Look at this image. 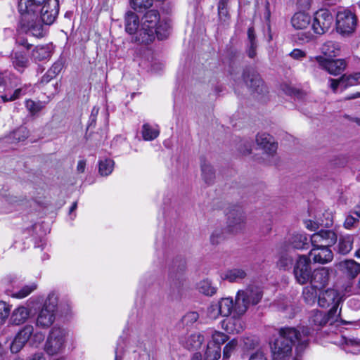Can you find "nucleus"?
<instances>
[{
    "label": "nucleus",
    "mask_w": 360,
    "mask_h": 360,
    "mask_svg": "<svg viewBox=\"0 0 360 360\" xmlns=\"http://www.w3.org/2000/svg\"><path fill=\"white\" fill-rule=\"evenodd\" d=\"M20 28L27 34L41 38L45 25H52L59 13V0H18Z\"/></svg>",
    "instance_id": "f257e3e1"
},
{
    "label": "nucleus",
    "mask_w": 360,
    "mask_h": 360,
    "mask_svg": "<svg viewBox=\"0 0 360 360\" xmlns=\"http://www.w3.org/2000/svg\"><path fill=\"white\" fill-rule=\"evenodd\" d=\"M309 334L310 329L307 327H302L301 331L292 327L280 328L279 336L272 347L274 358L283 360L290 357L295 345L297 352H303L308 345Z\"/></svg>",
    "instance_id": "f03ea898"
},
{
    "label": "nucleus",
    "mask_w": 360,
    "mask_h": 360,
    "mask_svg": "<svg viewBox=\"0 0 360 360\" xmlns=\"http://www.w3.org/2000/svg\"><path fill=\"white\" fill-rule=\"evenodd\" d=\"M169 23L160 19L158 11L152 9L143 15L141 27L136 37V42L141 44H149L155 37L160 40L165 39L169 35Z\"/></svg>",
    "instance_id": "7ed1b4c3"
},
{
    "label": "nucleus",
    "mask_w": 360,
    "mask_h": 360,
    "mask_svg": "<svg viewBox=\"0 0 360 360\" xmlns=\"http://www.w3.org/2000/svg\"><path fill=\"white\" fill-rule=\"evenodd\" d=\"M263 297L262 288L250 285L238 291L235 298V310L238 315H243L250 305L257 304Z\"/></svg>",
    "instance_id": "20e7f679"
},
{
    "label": "nucleus",
    "mask_w": 360,
    "mask_h": 360,
    "mask_svg": "<svg viewBox=\"0 0 360 360\" xmlns=\"http://www.w3.org/2000/svg\"><path fill=\"white\" fill-rule=\"evenodd\" d=\"M58 298L55 295H49L45 303L39 311L36 325L39 328H48L55 321L56 312L57 311Z\"/></svg>",
    "instance_id": "39448f33"
},
{
    "label": "nucleus",
    "mask_w": 360,
    "mask_h": 360,
    "mask_svg": "<svg viewBox=\"0 0 360 360\" xmlns=\"http://www.w3.org/2000/svg\"><path fill=\"white\" fill-rule=\"evenodd\" d=\"M65 332L59 327H53L49 332L44 345V350L49 355L59 353L64 347Z\"/></svg>",
    "instance_id": "423d86ee"
},
{
    "label": "nucleus",
    "mask_w": 360,
    "mask_h": 360,
    "mask_svg": "<svg viewBox=\"0 0 360 360\" xmlns=\"http://www.w3.org/2000/svg\"><path fill=\"white\" fill-rule=\"evenodd\" d=\"M314 60L317 62L321 69L334 76L340 75L345 71L347 66V63L345 59H333L322 56H318L314 58H310V61Z\"/></svg>",
    "instance_id": "0eeeda50"
},
{
    "label": "nucleus",
    "mask_w": 360,
    "mask_h": 360,
    "mask_svg": "<svg viewBox=\"0 0 360 360\" xmlns=\"http://www.w3.org/2000/svg\"><path fill=\"white\" fill-rule=\"evenodd\" d=\"M293 274L299 284L307 283L312 274L310 258L307 255H300L294 265Z\"/></svg>",
    "instance_id": "6e6552de"
},
{
    "label": "nucleus",
    "mask_w": 360,
    "mask_h": 360,
    "mask_svg": "<svg viewBox=\"0 0 360 360\" xmlns=\"http://www.w3.org/2000/svg\"><path fill=\"white\" fill-rule=\"evenodd\" d=\"M243 79L247 86L252 93L262 95L267 91L266 86L263 80L253 68H246L244 69Z\"/></svg>",
    "instance_id": "1a4fd4ad"
},
{
    "label": "nucleus",
    "mask_w": 360,
    "mask_h": 360,
    "mask_svg": "<svg viewBox=\"0 0 360 360\" xmlns=\"http://www.w3.org/2000/svg\"><path fill=\"white\" fill-rule=\"evenodd\" d=\"M337 29L343 34L352 33L357 25V18L355 14L349 10L339 11L337 14Z\"/></svg>",
    "instance_id": "9d476101"
},
{
    "label": "nucleus",
    "mask_w": 360,
    "mask_h": 360,
    "mask_svg": "<svg viewBox=\"0 0 360 360\" xmlns=\"http://www.w3.org/2000/svg\"><path fill=\"white\" fill-rule=\"evenodd\" d=\"M310 240L313 247L330 248L336 243L338 235L333 230L321 229L311 236Z\"/></svg>",
    "instance_id": "9b49d317"
},
{
    "label": "nucleus",
    "mask_w": 360,
    "mask_h": 360,
    "mask_svg": "<svg viewBox=\"0 0 360 360\" xmlns=\"http://www.w3.org/2000/svg\"><path fill=\"white\" fill-rule=\"evenodd\" d=\"M333 22V17L329 11L321 9L315 13L312 28L315 33L323 34L326 32Z\"/></svg>",
    "instance_id": "f8f14e48"
},
{
    "label": "nucleus",
    "mask_w": 360,
    "mask_h": 360,
    "mask_svg": "<svg viewBox=\"0 0 360 360\" xmlns=\"http://www.w3.org/2000/svg\"><path fill=\"white\" fill-rule=\"evenodd\" d=\"M256 143L258 148L263 150L265 155L274 159L278 146L271 135L266 133L258 134L256 137ZM269 162L275 163L274 160H271Z\"/></svg>",
    "instance_id": "ddd939ff"
},
{
    "label": "nucleus",
    "mask_w": 360,
    "mask_h": 360,
    "mask_svg": "<svg viewBox=\"0 0 360 360\" xmlns=\"http://www.w3.org/2000/svg\"><path fill=\"white\" fill-rule=\"evenodd\" d=\"M245 227V215L240 210H233L229 213L227 230L231 233H238Z\"/></svg>",
    "instance_id": "4468645a"
},
{
    "label": "nucleus",
    "mask_w": 360,
    "mask_h": 360,
    "mask_svg": "<svg viewBox=\"0 0 360 360\" xmlns=\"http://www.w3.org/2000/svg\"><path fill=\"white\" fill-rule=\"evenodd\" d=\"M34 327L32 325L25 326L15 335L11 345V351L12 353L20 352L25 345L31 340L33 334Z\"/></svg>",
    "instance_id": "2eb2a0df"
},
{
    "label": "nucleus",
    "mask_w": 360,
    "mask_h": 360,
    "mask_svg": "<svg viewBox=\"0 0 360 360\" xmlns=\"http://www.w3.org/2000/svg\"><path fill=\"white\" fill-rule=\"evenodd\" d=\"M339 318V314H337V307L330 308V310L326 313L321 311H313L311 316V321L316 326H325L328 323L330 324L337 321Z\"/></svg>",
    "instance_id": "dca6fc26"
},
{
    "label": "nucleus",
    "mask_w": 360,
    "mask_h": 360,
    "mask_svg": "<svg viewBox=\"0 0 360 360\" xmlns=\"http://www.w3.org/2000/svg\"><path fill=\"white\" fill-rule=\"evenodd\" d=\"M317 302L321 307L325 308L332 306L331 308L335 307L338 309L340 297L337 290L330 288L319 294Z\"/></svg>",
    "instance_id": "f3484780"
},
{
    "label": "nucleus",
    "mask_w": 360,
    "mask_h": 360,
    "mask_svg": "<svg viewBox=\"0 0 360 360\" xmlns=\"http://www.w3.org/2000/svg\"><path fill=\"white\" fill-rule=\"evenodd\" d=\"M330 279V271L328 269L322 267L315 269L311 276L310 284L314 288L322 289L325 288Z\"/></svg>",
    "instance_id": "a211bd4d"
},
{
    "label": "nucleus",
    "mask_w": 360,
    "mask_h": 360,
    "mask_svg": "<svg viewBox=\"0 0 360 360\" xmlns=\"http://www.w3.org/2000/svg\"><path fill=\"white\" fill-rule=\"evenodd\" d=\"M309 256L314 263L327 264L333 259V253L330 248L326 247H313Z\"/></svg>",
    "instance_id": "6ab92c4d"
},
{
    "label": "nucleus",
    "mask_w": 360,
    "mask_h": 360,
    "mask_svg": "<svg viewBox=\"0 0 360 360\" xmlns=\"http://www.w3.org/2000/svg\"><path fill=\"white\" fill-rule=\"evenodd\" d=\"M124 25L126 32L133 35L132 40L136 42V37L141 27L139 16L133 11H127L124 16Z\"/></svg>",
    "instance_id": "aec40b11"
},
{
    "label": "nucleus",
    "mask_w": 360,
    "mask_h": 360,
    "mask_svg": "<svg viewBox=\"0 0 360 360\" xmlns=\"http://www.w3.org/2000/svg\"><path fill=\"white\" fill-rule=\"evenodd\" d=\"M10 59L13 67L19 72H23L30 64L27 55L20 51H13Z\"/></svg>",
    "instance_id": "412c9836"
},
{
    "label": "nucleus",
    "mask_w": 360,
    "mask_h": 360,
    "mask_svg": "<svg viewBox=\"0 0 360 360\" xmlns=\"http://www.w3.org/2000/svg\"><path fill=\"white\" fill-rule=\"evenodd\" d=\"M227 318L221 322L222 328L229 333H239L243 330V325L241 319L236 314Z\"/></svg>",
    "instance_id": "4be33fe9"
},
{
    "label": "nucleus",
    "mask_w": 360,
    "mask_h": 360,
    "mask_svg": "<svg viewBox=\"0 0 360 360\" xmlns=\"http://www.w3.org/2000/svg\"><path fill=\"white\" fill-rule=\"evenodd\" d=\"M201 177L207 185H212L215 180V170L204 158H200Z\"/></svg>",
    "instance_id": "5701e85b"
},
{
    "label": "nucleus",
    "mask_w": 360,
    "mask_h": 360,
    "mask_svg": "<svg viewBox=\"0 0 360 360\" xmlns=\"http://www.w3.org/2000/svg\"><path fill=\"white\" fill-rule=\"evenodd\" d=\"M340 268L342 273L350 278H354L360 273V264L353 259L341 262Z\"/></svg>",
    "instance_id": "b1692460"
},
{
    "label": "nucleus",
    "mask_w": 360,
    "mask_h": 360,
    "mask_svg": "<svg viewBox=\"0 0 360 360\" xmlns=\"http://www.w3.org/2000/svg\"><path fill=\"white\" fill-rule=\"evenodd\" d=\"M311 23V17L304 12L295 13L291 18L292 26L295 30L308 28Z\"/></svg>",
    "instance_id": "393cba45"
},
{
    "label": "nucleus",
    "mask_w": 360,
    "mask_h": 360,
    "mask_svg": "<svg viewBox=\"0 0 360 360\" xmlns=\"http://www.w3.org/2000/svg\"><path fill=\"white\" fill-rule=\"evenodd\" d=\"M354 238L351 235L343 236L339 238L335 250L340 255H347L352 249Z\"/></svg>",
    "instance_id": "a878e982"
},
{
    "label": "nucleus",
    "mask_w": 360,
    "mask_h": 360,
    "mask_svg": "<svg viewBox=\"0 0 360 360\" xmlns=\"http://www.w3.org/2000/svg\"><path fill=\"white\" fill-rule=\"evenodd\" d=\"M51 56V50L49 45L37 46L31 53V57L35 62L49 60Z\"/></svg>",
    "instance_id": "bb28decb"
},
{
    "label": "nucleus",
    "mask_w": 360,
    "mask_h": 360,
    "mask_svg": "<svg viewBox=\"0 0 360 360\" xmlns=\"http://www.w3.org/2000/svg\"><path fill=\"white\" fill-rule=\"evenodd\" d=\"M246 276V271L241 268H233L231 269H228L221 274V278L224 280H227L231 283L238 282L244 279Z\"/></svg>",
    "instance_id": "cd10ccee"
},
{
    "label": "nucleus",
    "mask_w": 360,
    "mask_h": 360,
    "mask_svg": "<svg viewBox=\"0 0 360 360\" xmlns=\"http://www.w3.org/2000/svg\"><path fill=\"white\" fill-rule=\"evenodd\" d=\"M218 304L221 311V315L222 316H229V315H231L232 312L233 313V314H236L238 316H241L238 315V313L236 311L235 302L233 303L232 298H221L219 301H218Z\"/></svg>",
    "instance_id": "c85d7f7f"
},
{
    "label": "nucleus",
    "mask_w": 360,
    "mask_h": 360,
    "mask_svg": "<svg viewBox=\"0 0 360 360\" xmlns=\"http://www.w3.org/2000/svg\"><path fill=\"white\" fill-rule=\"evenodd\" d=\"M289 243L293 248L297 250L307 249L309 246L307 236L302 233L292 234L289 239Z\"/></svg>",
    "instance_id": "c756f323"
},
{
    "label": "nucleus",
    "mask_w": 360,
    "mask_h": 360,
    "mask_svg": "<svg viewBox=\"0 0 360 360\" xmlns=\"http://www.w3.org/2000/svg\"><path fill=\"white\" fill-rule=\"evenodd\" d=\"M321 51L324 56L329 58L335 57L340 53V46L336 41H328L322 45Z\"/></svg>",
    "instance_id": "7c9ffc66"
},
{
    "label": "nucleus",
    "mask_w": 360,
    "mask_h": 360,
    "mask_svg": "<svg viewBox=\"0 0 360 360\" xmlns=\"http://www.w3.org/2000/svg\"><path fill=\"white\" fill-rule=\"evenodd\" d=\"M29 316V311L25 307L15 309L11 316L12 322L15 325L24 323Z\"/></svg>",
    "instance_id": "2f4dec72"
},
{
    "label": "nucleus",
    "mask_w": 360,
    "mask_h": 360,
    "mask_svg": "<svg viewBox=\"0 0 360 360\" xmlns=\"http://www.w3.org/2000/svg\"><path fill=\"white\" fill-rule=\"evenodd\" d=\"M342 87L346 89L348 87L360 84V72L352 75L344 74L340 77Z\"/></svg>",
    "instance_id": "473e14b6"
},
{
    "label": "nucleus",
    "mask_w": 360,
    "mask_h": 360,
    "mask_svg": "<svg viewBox=\"0 0 360 360\" xmlns=\"http://www.w3.org/2000/svg\"><path fill=\"white\" fill-rule=\"evenodd\" d=\"M46 106V103L43 101H34L32 99L25 101V107L32 116L39 114Z\"/></svg>",
    "instance_id": "72a5a7b5"
},
{
    "label": "nucleus",
    "mask_w": 360,
    "mask_h": 360,
    "mask_svg": "<svg viewBox=\"0 0 360 360\" xmlns=\"http://www.w3.org/2000/svg\"><path fill=\"white\" fill-rule=\"evenodd\" d=\"M220 356L221 347L208 343L203 360H217Z\"/></svg>",
    "instance_id": "f704fd0d"
},
{
    "label": "nucleus",
    "mask_w": 360,
    "mask_h": 360,
    "mask_svg": "<svg viewBox=\"0 0 360 360\" xmlns=\"http://www.w3.org/2000/svg\"><path fill=\"white\" fill-rule=\"evenodd\" d=\"M302 297L306 304H314L317 299V289L311 285L304 288Z\"/></svg>",
    "instance_id": "c9c22d12"
},
{
    "label": "nucleus",
    "mask_w": 360,
    "mask_h": 360,
    "mask_svg": "<svg viewBox=\"0 0 360 360\" xmlns=\"http://www.w3.org/2000/svg\"><path fill=\"white\" fill-rule=\"evenodd\" d=\"M198 289L200 292L207 296H212L217 292V288L213 286L209 280H203L199 282Z\"/></svg>",
    "instance_id": "e433bc0d"
},
{
    "label": "nucleus",
    "mask_w": 360,
    "mask_h": 360,
    "mask_svg": "<svg viewBox=\"0 0 360 360\" xmlns=\"http://www.w3.org/2000/svg\"><path fill=\"white\" fill-rule=\"evenodd\" d=\"M158 129L153 128L149 124L146 123L142 127V136L145 141H152L159 136Z\"/></svg>",
    "instance_id": "4c0bfd02"
},
{
    "label": "nucleus",
    "mask_w": 360,
    "mask_h": 360,
    "mask_svg": "<svg viewBox=\"0 0 360 360\" xmlns=\"http://www.w3.org/2000/svg\"><path fill=\"white\" fill-rule=\"evenodd\" d=\"M293 259L288 253H283L280 255L276 265L281 270H289L292 266Z\"/></svg>",
    "instance_id": "58836bf2"
},
{
    "label": "nucleus",
    "mask_w": 360,
    "mask_h": 360,
    "mask_svg": "<svg viewBox=\"0 0 360 360\" xmlns=\"http://www.w3.org/2000/svg\"><path fill=\"white\" fill-rule=\"evenodd\" d=\"M27 89L28 87L27 86H22L15 89L13 94H6L1 96V98L4 102L15 101L20 96L25 95L27 94Z\"/></svg>",
    "instance_id": "ea45409f"
},
{
    "label": "nucleus",
    "mask_w": 360,
    "mask_h": 360,
    "mask_svg": "<svg viewBox=\"0 0 360 360\" xmlns=\"http://www.w3.org/2000/svg\"><path fill=\"white\" fill-rule=\"evenodd\" d=\"M114 161L110 159H105L99 162L98 171L102 176H108L112 172Z\"/></svg>",
    "instance_id": "a19ab883"
},
{
    "label": "nucleus",
    "mask_w": 360,
    "mask_h": 360,
    "mask_svg": "<svg viewBox=\"0 0 360 360\" xmlns=\"http://www.w3.org/2000/svg\"><path fill=\"white\" fill-rule=\"evenodd\" d=\"M153 0H130V6L135 11L149 8L153 6Z\"/></svg>",
    "instance_id": "79ce46f5"
},
{
    "label": "nucleus",
    "mask_w": 360,
    "mask_h": 360,
    "mask_svg": "<svg viewBox=\"0 0 360 360\" xmlns=\"http://www.w3.org/2000/svg\"><path fill=\"white\" fill-rule=\"evenodd\" d=\"M185 262H181L179 265H173L169 271V276L173 279H179L185 271Z\"/></svg>",
    "instance_id": "37998d69"
},
{
    "label": "nucleus",
    "mask_w": 360,
    "mask_h": 360,
    "mask_svg": "<svg viewBox=\"0 0 360 360\" xmlns=\"http://www.w3.org/2000/svg\"><path fill=\"white\" fill-rule=\"evenodd\" d=\"M199 319V314L196 311H189L181 319L182 323L186 326L193 325Z\"/></svg>",
    "instance_id": "c03bdc74"
},
{
    "label": "nucleus",
    "mask_w": 360,
    "mask_h": 360,
    "mask_svg": "<svg viewBox=\"0 0 360 360\" xmlns=\"http://www.w3.org/2000/svg\"><path fill=\"white\" fill-rule=\"evenodd\" d=\"M13 136L15 141H24L29 136V131L25 127H20L13 131Z\"/></svg>",
    "instance_id": "a18cd8bd"
},
{
    "label": "nucleus",
    "mask_w": 360,
    "mask_h": 360,
    "mask_svg": "<svg viewBox=\"0 0 360 360\" xmlns=\"http://www.w3.org/2000/svg\"><path fill=\"white\" fill-rule=\"evenodd\" d=\"M212 341L210 342V344H214L221 347L222 344H224L227 340L228 337L226 335L221 332L214 331L212 333Z\"/></svg>",
    "instance_id": "49530a36"
},
{
    "label": "nucleus",
    "mask_w": 360,
    "mask_h": 360,
    "mask_svg": "<svg viewBox=\"0 0 360 360\" xmlns=\"http://www.w3.org/2000/svg\"><path fill=\"white\" fill-rule=\"evenodd\" d=\"M238 345V340L233 339L229 342L224 348L223 359H228L231 355V353L235 350Z\"/></svg>",
    "instance_id": "de8ad7c7"
},
{
    "label": "nucleus",
    "mask_w": 360,
    "mask_h": 360,
    "mask_svg": "<svg viewBox=\"0 0 360 360\" xmlns=\"http://www.w3.org/2000/svg\"><path fill=\"white\" fill-rule=\"evenodd\" d=\"M207 315L211 319H216L221 315V311L217 302H212L207 309Z\"/></svg>",
    "instance_id": "09e8293b"
},
{
    "label": "nucleus",
    "mask_w": 360,
    "mask_h": 360,
    "mask_svg": "<svg viewBox=\"0 0 360 360\" xmlns=\"http://www.w3.org/2000/svg\"><path fill=\"white\" fill-rule=\"evenodd\" d=\"M37 288L35 284L25 285L19 291L14 293L13 296L17 298H24L30 295Z\"/></svg>",
    "instance_id": "8fccbe9b"
},
{
    "label": "nucleus",
    "mask_w": 360,
    "mask_h": 360,
    "mask_svg": "<svg viewBox=\"0 0 360 360\" xmlns=\"http://www.w3.org/2000/svg\"><path fill=\"white\" fill-rule=\"evenodd\" d=\"M9 306L3 301L0 302V324H3L10 314Z\"/></svg>",
    "instance_id": "3c124183"
},
{
    "label": "nucleus",
    "mask_w": 360,
    "mask_h": 360,
    "mask_svg": "<svg viewBox=\"0 0 360 360\" xmlns=\"http://www.w3.org/2000/svg\"><path fill=\"white\" fill-rule=\"evenodd\" d=\"M14 75L9 71L0 72V86L10 85L11 80Z\"/></svg>",
    "instance_id": "603ef678"
},
{
    "label": "nucleus",
    "mask_w": 360,
    "mask_h": 360,
    "mask_svg": "<svg viewBox=\"0 0 360 360\" xmlns=\"http://www.w3.org/2000/svg\"><path fill=\"white\" fill-rule=\"evenodd\" d=\"M229 0H219L218 4V13L219 18L222 19L223 18H227L229 15V12L227 10V4Z\"/></svg>",
    "instance_id": "864d4df0"
},
{
    "label": "nucleus",
    "mask_w": 360,
    "mask_h": 360,
    "mask_svg": "<svg viewBox=\"0 0 360 360\" xmlns=\"http://www.w3.org/2000/svg\"><path fill=\"white\" fill-rule=\"evenodd\" d=\"M224 233L221 230L216 229L210 236V241L212 244H218L221 240H224Z\"/></svg>",
    "instance_id": "5fc2aeb1"
},
{
    "label": "nucleus",
    "mask_w": 360,
    "mask_h": 360,
    "mask_svg": "<svg viewBox=\"0 0 360 360\" xmlns=\"http://www.w3.org/2000/svg\"><path fill=\"white\" fill-rule=\"evenodd\" d=\"M15 44L18 46L24 47L27 50H29L32 46V44L28 41L27 39L21 34L18 35L16 37Z\"/></svg>",
    "instance_id": "6e6d98bb"
},
{
    "label": "nucleus",
    "mask_w": 360,
    "mask_h": 360,
    "mask_svg": "<svg viewBox=\"0 0 360 360\" xmlns=\"http://www.w3.org/2000/svg\"><path fill=\"white\" fill-rule=\"evenodd\" d=\"M203 338L201 335L193 334L191 335L188 339V341L193 342V344L191 343L193 348H198L202 342Z\"/></svg>",
    "instance_id": "4d7b16f0"
},
{
    "label": "nucleus",
    "mask_w": 360,
    "mask_h": 360,
    "mask_svg": "<svg viewBox=\"0 0 360 360\" xmlns=\"http://www.w3.org/2000/svg\"><path fill=\"white\" fill-rule=\"evenodd\" d=\"M257 43H248L246 52L249 58H254L257 56Z\"/></svg>",
    "instance_id": "13d9d810"
},
{
    "label": "nucleus",
    "mask_w": 360,
    "mask_h": 360,
    "mask_svg": "<svg viewBox=\"0 0 360 360\" xmlns=\"http://www.w3.org/2000/svg\"><path fill=\"white\" fill-rule=\"evenodd\" d=\"M44 340V335L41 332L33 333L31 338L32 345L37 346Z\"/></svg>",
    "instance_id": "bf43d9fd"
},
{
    "label": "nucleus",
    "mask_w": 360,
    "mask_h": 360,
    "mask_svg": "<svg viewBox=\"0 0 360 360\" xmlns=\"http://www.w3.org/2000/svg\"><path fill=\"white\" fill-rule=\"evenodd\" d=\"M63 68L62 63L60 62L55 63L48 70L49 72V75L51 74V77H56Z\"/></svg>",
    "instance_id": "052dcab7"
},
{
    "label": "nucleus",
    "mask_w": 360,
    "mask_h": 360,
    "mask_svg": "<svg viewBox=\"0 0 360 360\" xmlns=\"http://www.w3.org/2000/svg\"><path fill=\"white\" fill-rule=\"evenodd\" d=\"M98 111H99V108H97V107H94L92 110H91V115L89 117V124H88V128L91 127V126H94L95 124H96V117L98 114Z\"/></svg>",
    "instance_id": "680f3d73"
},
{
    "label": "nucleus",
    "mask_w": 360,
    "mask_h": 360,
    "mask_svg": "<svg viewBox=\"0 0 360 360\" xmlns=\"http://www.w3.org/2000/svg\"><path fill=\"white\" fill-rule=\"evenodd\" d=\"M290 56L293 59L300 60L306 56V53L301 49H295L292 51H291Z\"/></svg>",
    "instance_id": "e2e57ef3"
},
{
    "label": "nucleus",
    "mask_w": 360,
    "mask_h": 360,
    "mask_svg": "<svg viewBox=\"0 0 360 360\" xmlns=\"http://www.w3.org/2000/svg\"><path fill=\"white\" fill-rule=\"evenodd\" d=\"M359 222V220L352 216H347L344 222V226L346 229H351L354 226L356 223Z\"/></svg>",
    "instance_id": "0e129e2a"
},
{
    "label": "nucleus",
    "mask_w": 360,
    "mask_h": 360,
    "mask_svg": "<svg viewBox=\"0 0 360 360\" xmlns=\"http://www.w3.org/2000/svg\"><path fill=\"white\" fill-rule=\"evenodd\" d=\"M330 87L333 90L334 93H336L338 91V88L339 86L342 87V81H340V77L339 79H329Z\"/></svg>",
    "instance_id": "69168bd1"
},
{
    "label": "nucleus",
    "mask_w": 360,
    "mask_h": 360,
    "mask_svg": "<svg viewBox=\"0 0 360 360\" xmlns=\"http://www.w3.org/2000/svg\"><path fill=\"white\" fill-rule=\"evenodd\" d=\"M1 141L4 143H6L8 144H14L18 143V141H15L14 137L13 136V131L11 132L8 135L1 139Z\"/></svg>",
    "instance_id": "338daca9"
},
{
    "label": "nucleus",
    "mask_w": 360,
    "mask_h": 360,
    "mask_svg": "<svg viewBox=\"0 0 360 360\" xmlns=\"http://www.w3.org/2000/svg\"><path fill=\"white\" fill-rule=\"evenodd\" d=\"M249 360H266V358L262 352H257L251 355Z\"/></svg>",
    "instance_id": "774afa93"
}]
</instances>
